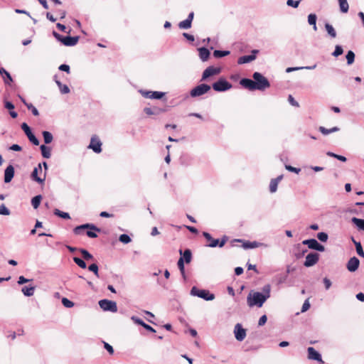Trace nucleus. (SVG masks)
I'll use <instances>...</instances> for the list:
<instances>
[{
	"mask_svg": "<svg viewBox=\"0 0 364 364\" xmlns=\"http://www.w3.org/2000/svg\"><path fill=\"white\" fill-rule=\"evenodd\" d=\"M271 286L266 284L262 288V291H251L247 297V303L250 307H262L267 299L270 297Z\"/></svg>",
	"mask_w": 364,
	"mask_h": 364,
	"instance_id": "obj_1",
	"label": "nucleus"
},
{
	"mask_svg": "<svg viewBox=\"0 0 364 364\" xmlns=\"http://www.w3.org/2000/svg\"><path fill=\"white\" fill-rule=\"evenodd\" d=\"M255 80L256 89L258 90H264L266 88L269 87L270 84L268 80L264 77L261 73L255 72L252 75Z\"/></svg>",
	"mask_w": 364,
	"mask_h": 364,
	"instance_id": "obj_2",
	"label": "nucleus"
},
{
	"mask_svg": "<svg viewBox=\"0 0 364 364\" xmlns=\"http://www.w3.org/2000/svg\"><path fill=\"white\" fill-rule=\"evenodd\" d=\"M191 294L194 296H198L203 299L205 301H212L215 299V295L210 293L208 290L199 289L196 287H193L191 290Z\"/></svg>",
	"mask_w": 364,
	"mask_h": 364,
	"instance_id": "obj_3",
	"label": "nucleus"
},
{
	"mask_svg": "<svg viewBox=\"0 0 364 364\" xmlns=\"http://www.w3.org/2000/svg\"><path fill=\"white\" fill-rule=\"evenodd\" d=\"M53 34L58 41H60L63 45L66 46H74L79 41L78 36L63 37L55 31H53Z\"/></svg>",
	"mask_w": 364,
	"mask_h": 364,
	"instance_id": "obj_4",
	"label": "nucleus"
},
{
	"mask_svg": "<svg viewBox=\"0 0 364 364\" xmlns=\"http://www.w3.org/2000/svg\"><path fill=\"white\" fill-rule=\"evenodd\" d=\"M232 84L223 77H220L212 85V87L216 92H225L232 88Z\"/></svg>",
	"mask_w": 364,
	"mask_h": 364,
	"instance_id": "obj_5",
	"label": "nucleus"
},
{
	"mask_svg": "<svg viewBox=\"0 0 364 364\" xmlns=\"http://www.w3.org/2000/svg\"><path fill=\"white\" fill-rule=\"evenodd\" d=\"M210 89L211 87L210 85L207 84H200L191 90L190 95L192 97H200L209 92Z\"/></svg>",
	"mask_w": 364,
	"mask_h": 364,
	"instance_id": "obj_6",
	"label": "nucleus"
},
{
	"mask_svg": "<svg viewBox=\"0 0 364 364\" xmlns=\"http://www.w3.org/2000/svg\"><path fill=\"white\" fill-rule=\"evenodd\" d=\"M203 235L207 240L210 242L208 245V247H215L217 246L222 247L225 245V242L228 240V237L226 236H224L223 237V239L221 240V241L220 242L219 240H218V239H213L212 237V236L210 235V234H209L207 232H203Z\"/></svg>",
	"mask_w": 364,
	"mask_h": 364,
	"instance_id": "obj_7",
	"label": "nucleus"
},
{
	"mask_svg": "<svg viewBox=\"0 0 364 364\" xmlns=\"http://www.w3.org/2000/svg\"><path fill=\"white\" fill-rule=\"evenodd\" d=\"M100 307L106 311L115 313L117 311V303L108 299H102L99 301Z\"/></svg>",
	"mask_w": 364,
	"mask_h": 364,
	"instance_id": "obj_8",
	"label": "nucleus"
},
{
	"mask_svg": "<svg viewBox=\"0 0 364 364\" xmlns=\"http://www.w3.org/2000/svg\"><path fill=\"white\" fill-rule=\"evenodd\" d=\"M234 336L235 337V339L237 341H242L246 336H247V331L245 328H244L241 323H237L235 324L233 330Z\"/></svg>",
	"mask_w": 364,
	"mask_h": 364,
	"instance_id": "obj_9",
	"label": "nucleus"
},
{
	"mask_svg": "<svg viewBox=\"0 0 364 364\" xmlns=\"http://www.w3.org/2000/svg\"><path fill=\"white\" fill-rule=\"evenodd\" d=\"M220 71L221 70L220 68L209 66L203 71L200 80H207L210 77L218 75L220 73Z\"/></svg>",
	"mask_w": 364,
	"mask_h": 364,
	"instance_id": "obj_10",
	"label": "nucleus"
},
{
	"mask_svg": "<svg viewBox=\"0 0 364 364\" xmlns=\"http://www.w3.org/2000/svg\"><path fill=\"white\" fill-rule=\"evenodd\" d=\"M21 129L25 132L26 135L28 138L29 141L36 146L39 145V140L35 136V135L32 133L31 128L28 125L23 122L21 124Z\"/></svg>",
	"mask_w": 364,
	"mask_h": 364,
	"instance_id": "obj_11",
	"label": "nucleus"
},
{
	"mask_svg": "<svg viewBox=\"0 0 364 364\" xmlns=\"http://www.w3.org/2000/svg\"><path fill=\"white\" fill-rule=\"evenodd\" d=\"M43 170L41 167V164H38L36 167L34 168L32 173H31V178L33 180L36 181V182L39 183H43L46 180V172L44 173L43 177L38 176L39 173H42Z\"/></svg>",
	"mask_w": 364,
	"mask_h": 364,
	"instance_id": "obj_12",
	"label": "nucleus"
},
{
	"mask_svg": "<svg viewBox=\"0 0 364 364\" xmlns=\"http://www.w3.org/2000/svg\"><path fill=\"white\" fill-rule=\"evenodd\" d=\"M319 259V255L316 252H311L306 256L304 265L306 267H312L316 264Z\"/></svg>",
	"mask_w": 364,
	"mask_h": 364,
	"instance_id": "obj_13",
	"label": "nucleus"
},
{
	"mask_svg": "<svg viewBox=\"0 0 364 364\" xmlns=\"http://www.w3.org/2000/svg\"><path fill=\"white\" fill-rule=\"evenodd\" d=\"M235 241H237L238 242H242V247L244 249H253V248H257V247H267V245H266L264 243L259 242L257 241H253V242L244 241L240 239L235 240Z\"/></svg>",
	"mask_w": 364,
	"mask_h": 364,
	"instance_id": "obj_14",
	"label": "nucleus"
},
{
	"mask_svg": "<svg viewBox=\"0 0 364 364\" xmlns=\"http://www.w3.org/2000/svg\"><path fill=\"white\" fill-rule=\"evenodd\" d=\"M141 95L146 98L149 99H156L159 100L162 98L165 93L162 92H158V91H144V90H140L139 91Z\"/></svg>",
	"mask_w": 364,
	"mask_h": 364,
	"instance_id": "obj_15",
	"label": "nucleus"
},
{
	"mask_svg": "<svg viewBox=\"0 0 364 364\" xmlns=\"http://www.w3.org/2000/svg\"><path fill=\"white\" fill-rule=\"evenodd\" d=\"M259 53L258 50H252V54L249 55H243L238 58V64H245L250 63L256 59V54Z\"/></svg>",
	"mask_w": 364,
	"mask_h": 364,
	"instance_id": "obj_16",
	"label": "nucleus"
},
{
	"mask_svg": "<svg viewBox=\"0 0 364 364\" xmlns=\"http://www.w3.org/2000/svg\"><path fill=\"white\" fill-rule=\"evenodd\" d=\"M102 143L100 140L95 137L92 136L90 140V144L88 146V148L93 150L94 152L99 154L102 151Z\"/></svg>",
	"mask_w": 364,
	"mask_h": 364,
	"instance_id": "obj_17",
	"label": "nucleus"
},
{
	"mask_svg": "<svg viewBox=\"0 0 364 364\" xmlns=\"http://www.w3.org/2000/svg\"><path fill=\"white\" fill-rule=\"evenodd\" d=\"M307 351L309 359L316 360L321 363H324L321 358V354L318 351H316L313 347H309Z\"/></svg>",
	"mask_w": 364,
	"mask_h": 364,
	"instance_id": "obj_18",
	"label": "nucleus"
},
{
	"mask_svg": "<svg viewBox=\"0 0 364 364\" xmlns=\"http://www.w3.org/2000/svg\"><path fill=\"white\" fill-rule=\"evenodd\" d=\"M85 229H90V230H95L97 232L100 231V228H97L95 225H94L92 224H89V223L77 226L76 228H75L73 231H74L75 234L80 235V234H81L82 230H83Z\"/></svg>",
	"mask_w": 364,
	"mask_h": 364,
	"instance_id": "obj_19",
	"label": "nucleus"
},
{
	"mask_svg": "<svg viewBox=\"0 0 364 364\" xmlns=\"http://www.w3.org/2000/svg\"><path fill=\"white\" fill-rule=\"evenodd\" d=\"M359 264L360 261L357 257H351L347 263V269L349 272H353L358 269Z\"/></svg>",
	"mask_w": 364,
	"mask_h": 364,
	"instance_id": "obj_20",
	"label": "nucleus"
},
{
	"mask_svg": "<svg viewBox=\"0 0 364 364\" xmlns=\"http://www.w3.org/2000/svg\"><path fill=\"white\" fill-rule=\"evenodd\" d=\"M240 84L245 88L248 89L249 90L252 91L257 90L255 80H252L248 78H242L240 80Z\"/></svg>",
	"mask_w": 364,
	"mask_h": 364,
	"instance_id": "obj_21",
	"label": "nucleus"
},
{
	"mask_svg": "<svg viewBox=\"0 0 364 364\" xmlns=\"http://www.w3.org/2000/svg\"><path fill=\"white\" fill-rule=\"evenodd\" d=\"M14 176V168L12 165H9L4 171V182L9 183Z\"/></svg>",
	"mask_w": 364,
	"mask_h": 364,
	"instance_id": "obj_22",
	"label": "nucleus"
},
{
	"mask_svg": "<svg viewBox=\"0 0 364 364\" xmlns=\"http://www.w3.org/2000/svg\"><path fill=\"white\" fill-rule=\"evenodd\" d=\"M200 59L203 61H207L210 57V51L206 48L202 47L198 48Z\"/></svg>",
	"mask_w": 364,
	"mask_h": 364,
	"instance_id": "obj_23",
	"label": "nucleus"
},
{
	"mask_svg": "<svg viewBox=\"0 0 364 364\" xmlns=\"http://www.w3.org/2000/svg\"><path fill=\"white\" fill-rule=\"evenodd\" d=\"M318 130L322 134L326 136V135L330 134L331 133L338 132L340 130V128L338 127H333L331 129H327L324 127L321 126L318 127Z\"/></svg>",
	"mask_w": 364,
	"mask_h": 364,
	"instance_id": "obj_24",
	"label": "nucleus"
},
{
	"mask_svg": "<svg viewBox=\"0 0 364 364\" xmlns=\"http://www.w3.org/2000/svg\"><path fill=\"white\" fill-rule=\"evenodd\" d=\"M41 154L43 158L45 159H49L51 156V149L49 146H47L46 145H41L40 146Z\"/></svg>",
	"mask_w": 364,
	"mask_h": 364,
	"instance_id": "obj_25",
	"label": "nucleus"
},
{
	"mask_svg": "<svg viewBox=\"0 0 364 364\" xmlns=\"http://www.w3.org/2000/svg\"><path fill=\"white\" fill-rule=\"evenodd\" d=\"M179 253L181 255H183V261L186 262L187 264L190 263L192 259V253L191 251L189 249H186L183 253L182 252V250H179Z\"/></svg>",
	"mask_w": 364,
	"mask_h": 364,
	"instance_id": "obj_26",
	"label": "nucleus"
},
{
	"mask_svg": "<svg viewBox=\"0 0 364 364\" xmlns=\"http://www.w3.org/2000/svg\"><path fill=\"white\" fill-rule=\"evenodd\" d=\"M55 81L62 94H68L70 92V90L68 85H63L61 82L56 79Z\"/></svg>",
	"mask_w": 364,
	"mask_h": 364,
	"instance_id": "obj_27",
	"label": "nucleus"
},
{
	"mask_svg": "<svg viewBox=\"0 0 364 364\" xmlns=\"http://www.w3.org/2000/svg\"><path fill=\"white\" fill-rule=\"evenodd\" d=\"M303 244L308 245L309 248L311 250H316L318 242L316 239H309L303 241Z\"/></svg>",
	"mask_w": 364,
	"mask_h": 364,
	"instance_id": "obj_28",
	"label": "nucleus"
},
{
	"mask_svg": "<svg viewBox=\"0 0 364 364\" xmlns=\"http://www.w3.org/2000/svg\"><path fill=\"white\" fill-rule=\"evenodd\" d=\"M351 221L353 224H355L356 225V227L358 228V230H364V220L363 219H360V218H357L354 217L351 219Z\"/></svg>",
	"mask_w": 364,
	"mask_h": 364,
	"instance_id": "obj_29",
	"label": "nucleus"
},
{
	"mask_svg": "<svg viewBox=\"0 0 364 364\" xmlns=\"http://www.w3.org/2000/svg\"><path fill=\"white\" fill-rule=\"evenodd\" d=\"M35 287L25 286L22 288L21 291L26 296H31L33 295Z\"/></svg>",
	"mask_w": 364,
	"mask_h": 364,
	"instance_id": "obj_30",
	"label": "nucleus"
},
{
	"mask_svg": "<svg viewBox=\"0 0 364 364\" xmlns=\"http://www.w3.org/2000/svg\"><path fill=\"white\" fill-rule=\"evenodd\" d=\"M316 19H317V16L314 14H310L308 16V23H309V25L313 26V28L314 31L317 30Z\"/></svg>",
	"mask_w": 364,
	"mask_h": 364,
	"instance_id": "obj_31",
	"label": "nucleus"
},
{
	"mask_svg": "<svg viewBox=\"0 0 364 364\" xmlns=\"http://www.w3.org/2000/svg\"><path fill=\"white\" fill-rule=\"evenodd\" d=\"M325 28L328 33V34L333 38L336 37V31L334 28L328 23L325 24Z\"/></svg>",
	"mask_w": 364,
	"mask_h": 364,
	"instance_id": "obj_32",
	"label": "nucleus"
},
{
	"mask_svg": "<svg viewBox=\"0 0 364 364\" xmlns=\"http://www.w3.org/2000/svg\"><path fill=\"white\" fill-rule=\"evenodd\" d=\"M45 144H50L53 139L52 134L48 131H43L42 132Z\"/></svg>",
	"mask_w": 364,
	"mask_h": 364,
	"instance_id": "obj_33",
	"label": "nucleus"
},
{
	"mask_svg": "<svg viewBox=\"0 0 364 364\" xmlns=\"http://www.w3.org/2000/svg\"><path fill=\"white\" fill-rule=\"evenodd\" d=\"M339 2L340 10L343 13H346L348 11L349 6L347 0H338Z\"/></svg>",
	"mask_w": 364,
	"mask_h": 364,
	"instance_id": "obj_34",
	"label": "nucleus"
},
{
	"mask_svg": "<svg viewBox=\"0 0 364 364\" xmlns=\"http://www.w3.org/2000/svg\"><path fill=\"white\" fill-rule=\"evenodd\" d=\"M42 196L41 195L36 196L31 200V204L33 208L36 209L39 207Z\"/></svg>",
	"mask_w": 364,
	"mask_h": 364,
	"instance_id": "obj_35",
	"label": "nucleus"
},
{
	"mask_svg": "<svg viewBox=\"0 0 364 364\" xmlns=\"http://www.w3.org/2000/svg\"><path fill=\"white\" fill-rule=\"evenodd\" d=\"M353 241L355 245V249H356V252H357L358 255L361 257H364V251L363 250L360 242H356L353 238Z\"/></svg>",
	"mask_w": 364,
	"mask_h": 364,
	"instance_id": "obj_36",
	"label": "nucleus"
},
{
	"mask_svg": "<svg viewBox=\"0 0 364 364\" xmlns=\"http://www.w3.org/2000/svg\"><path fill=\"white\" fill-rule=\"evenodd\" d=\"M230 54V51L228 50H215L213 52V56L216 58L225 57L226 55H228Z\"/></svg>",
	"mask_w": 364,
	"mask_h": 364,
	"instance_id": "obj_37",
	"label": "nucleus"
},
{
	"mask_svg": "<svg viewBox=\"0 0 364 364\" xmlns=\"http://www.w3.org/2000/svg\"><path fill=\"white\" fill-rule=\"evenodd\" d=\"M177 265L178 267V269H180V272H181L183 277L185 279L186 275H185L184 261H183V257L179 258Z\"/></svg>",
	"mask_w": 364,
	"mask_h": 364,
	"instance_id": "obj_38",
	"label": "nucleus"
},
{
	"mask_svg": "<svg viewBox=\"0 0 364 364\" xmlns=\"http://www.w3.org/2000/svg\"><path fill=\"white\" fill-rule=\"evenodd\" d=\"M191 23L189 20L186 19L178 23V27L181 29H188L191 27Z\"/></svg>",
	"mask_w": 364,
	"mask_h": 364,
	"instance_id": "obj_39",
	"label": "nucleus"
},
{
	"mask_svg": "<svg viewBox=\"0 0 364 364\" xmlns=\"http://www.w3.org/2000/svg\"><path fill=\"white\" fill-rule=\"evenodd\" d=\"M346 58L348 65H351L353 63L355 60V53L352 50H349L347 53Z\"/></svg>",
	"mask_w": 364,
	"mask_h": 364,
	"instance_id": "obj_40",
	"label": "nucleus"
},
{
	"mask_svg": "<svg viewBox=\"0 0 364 364\" xmlns=\"http://www.w3.org/2000/svg\"><path fill=\"white\" fill-rule=\"evenodd\" d=\"M54 214L55 215H58V216H59V217H60L62 218H64V219H70V215L68 213H65V212L60 211L58 209H55L54 210Z\"/></svg>",
	"mask_w": 364,
	"mask_h": 364,
	"instance_id": "obj_41",
	"label": "nucleus"
},
{
	"mask_svg": "<svg viewBox=\"0 0 364 364\" xmlns=\"http://www.w3.org/2000/svg\"><path fill=\"white\" fill-rule=\"evenodd\" d=\"M160 109L158 108L152 109L150 107H145L144 112L148 115L156 114L159 112Z\"/></svg>",
	"mask_w": 364,
	"mask_h": 364,
	"instance_id": "obj_42",
	"label": "nucleus"
},
{
	"mask_svg": "<svg viewBox=\"0 0 364 364\" xmlns=\"http://www.w3.org/2000/svg\"><path fill=\"white\" fill-rule=\"evenodd\" d=\"M119 240L124 244H128L131 242V238L128 235L122 234L119 236Z\"/></svg>",
	"mask_w": 364,
	"mask_h": 364,
	"instance_id": "obj_43",
	"label": "nucleus"
},
{
	"mask_svg": "<svg viewBox=\"0 0 364 364\" xmlns=\"http://www.w3.org/2000/svg\"><path fill=\"white\" fill-rule=\"evenodd\" d=\"M11 212L9 209L4 205L1 204L0 205V215H9Z\"/></svg>",
	"mask_w": 364,
	"mask_h": 364,
	"instance_id": "obj_44",
	"label": "nucleus"
},
{
	"mask_svg": "<svg viewBox=\"0 0 364 364\" xmlns=\"http://www.w3.org/2000/svg\"><path fill=\"white\" fill-rule=\"evenodd\" d=\"M73 261L81 268L85 269L87 267L86 263L79 257H74Z\"/></svg>",
	"mask_w": 364,
	"mask_h": 364,
	"instance_id": "obj_45",
	"label": "nucleus"
},
{
	"mask_svg": "<svg viewBox=\"0 0 364 364\" xmlns=\"http://www.w3.org/2000/svg\"><path fill=\"white\" fill-rule=\"evenodd\" d=\"M80 252L85 259L89 260L93 259V256L87 250L81 249Z\"/></svg>",
	"mask_w": 364,
	"mask_h": 364,
	"instance_id": "obj_46",
	"label": "nucleus"
},
{
	"mask_svg": "<svg viewBox=\"0 0 364 364\" xmlns=\"http://www.w3.org/2000/svg\"><path fill=\"white\" fill-rule=\"evenodd\" d=\"M278 183L277 181H274L273 179L270 181L269 183V191L273 193H275L277 190Z\"/></svg>",
	"mask_w": 364,
	"mask_h": 364,
	"instance_id": "obj_47",
	"label": "nucleus"
},
{
	"mask_svg": "<svg viewBox=\"0 0 364 364\" xmlns=\"http://www.w3.org/2000/svg\"><path fill=\"white\" fill-rule=\"evenodd\" d=\"M62 304L66 308H71L74 306V303L67 298H63Z\"/></svg>",
	"mask_w": 364,
	"mask_h": 364,
	"instance_id": "obj_48",
	"label": "nucleus"
},
{
	"mask_svg": "<svg viewBox=\"0 0 364 364\" xmlns=\"http://www.w3.org/2000/svg\"><path fill=\"white\" fill-rule=\"evenodd\" d=\"M343 52V50L341 46H336L335 50L332 53V55L335 57H338L341 55Z\"/></svg>",
	"mask_w": 364,
	"mask_h": 364,
	"instance_id": "obj_49",
	"label": "nucleus"
},
{
	"mask_svg": "<svg viewBox=\"0 0 364 364\" xmlns=\"http://www.w3.org/2000/svg\"><path fill=\"white\" fill-rule=\"evenodd\" d=\"M26 107L29 110L31 111L32 114L34 116H38L39 115V112H38V109L31 103H29L28 105H26Z\"/></svg>",
	"mask_w": 364,
	"mask_h": 364,
	"instance_id": "obj_50",
	"label": "nucleus"
},
{
	"mask_svg": "<svg viewBox=\"0 0 364 364\" xmlns=\"http://www.w3.org/2000/svg\"><path fill=\"white\" fill-rule=\"evenodd\" d=\"M88 269L92 272L97 277H99L98 274V266L93 263L88 267Z\"/></svg>",
	"mask_w": 364,
	"mask_h": 364,
	"instance_id": "obj_51",
	"label": "nucleus"
},
{
	"mask_svg": "<svg viewBox=\"0 0 364 364\" xmlns=\"http://www.w3.org/2000/svg\"><path fill=\"white\" fill-rule=\"evenodd\" d=\"M317 237L321 242H326L328 237L326 232H321L318 233Z\"/></svg>",
	"mask_w": 364,
	"mask_h": 364,
	"instance_id": "obj_52",
	"label": "nucleus"
},
{
	"mask_svg": "<svg viewBox=\"0 0 364 364\" xmlns=\"http://www.w3.org/2000/svg\"><path fill=\"white\" fill-rule=\"evenodd\" d=\"M300 1H294V0H287V4L289 6H291L293 8H297L299 6Z\"/></svg>",
	"mask_w": 364,
	"mask_h": 364,
	"instance_id": "obj_53",
	"label": "nucleus"
},
{
	"mask_svg": "<svg viewBox=\"0 0 364 364\" xmlns=\"http://www.w3.org/2000/svg\"><path fill=\"white\" fill-rule=\"evenodd\" d=\"M285 168L287 170H288L289 171L294 172V173H299L300 172V171H301L300 168L293 167V166H291L290 165H285Z\"/></svg>",
	"mask_w": 364,
	"mask_h": 364,
	"instance_id": "obj_54",
	"label": "nucleus"
},
{
	"mask_svg": "<svg viewBox=\"0 0 364 364\" xmlns=\"http://www.w3.org/2000/svg\"><path fill=\"white\" fill-rule=\"evenodd\" d=\"M3 78L5 84L10 85L12 82L11 76L8 72L3 76Z\"/></svg>",
	"mask_w": 364,
	"mask_h": 364,
	"instance_id": "obj_55",
	"label": "nucleus"
},
{
	"mask_svg": "<svg viewBox=\"0 0 364 364\" xmlns=\"http://www.w3.org/2000/svg\"><path fill=\"white\" fill-rule=\"evenodd\" d=\"M132 321H133L135 323L139 324L141 326H144L145 323L141 318H138L137 316H132L131 317Z\"/></svg>",
	"mask_w": 364,
	"mask_h": 364,
	"instance_id": "obj_56",
	"label": "nucleus"
},
{
	"mask_svg": "<svg viewBox=\"0 0 364 364\" xmlns=\"http://www.w3.org/2000/svg\"><path fill=\"white\" fill-rule=\"evenodd\" d=\"M288 101L294 107H298L299 106V103L294 100V98L291 95H289L288 97Z\"/></svg>",
	"mask_w": 364,
	"mask_h": 364,
	"instance_id": "obj_57",
	"label": "nucleus"
},
{
	"mask_svg": "<svg viewBox=\"0 0 364 364\" xmlns=\"http://www.w3.org/2000/svg\"><path fill=\"white\" fill-rule=\"evenodd\" d=\"M310 308V304L309 302V300L306 299L304 303L302 305V307H301V312H305L306 311L309 309Z\"/></svg>",
	"mask_w": 364,
	"mask_h": 364,
	"instance_id": "obj_58",
	"label": "nucleus"
},
{
	"mask_svg": "<svg viewBox=\"0 0 364 364\" xmlns=\"http://www.w3.org/2000/svg\"><path fill=\"white\" fill-rule=\"evenodd\" d=\"M267 317L266 315L262 316L259 319L258 325L260 326L264 325L265 323L267 322Z\"/></svg>",
	"mask_w": 364,
	"mask_h": 364,
	"instance_id": "obj_59",
	"label": "nucleus"
},
{
	"mask_svg": "<svg viewBox=\"0 0 364 364\" xmlns=\"http://www.w3.org/2000/svg\"><path fill=\"white\" fill-rule=\"evenodd\" d=\"M58 68L60 70L65 71L68 73H70V66L66 64L60 65Z\"/></svg>",
	"mask_w": 364,
	"mask_h": 364,
	"instance_id": "obj_60",
	"label": "nucleus"
},
{
	"mask_svg": "<svg viewBox=\"0 0 364 364\" xmlns=\"http://www.w3.org/2000/svg\"><path fill=\"white\" fill-rule=\"evenodd\" d=\"M4 107L6 109L11 110L14 109V105L12 102L9 101H5L4 102Z\"/></svg>",
	"mask_w": 364,
	"mask_h": 364,
	"instance_id": "obj_61",
	"label": "nucleus"
},
{
	"mask_svg": "<svg viewBox=\"0 0 364 364\" xmlns=\"http://www.w3.org/2000/svg\"><path fill=\"white\" fill-rule=\"evenodd\" d=\"M323 284L325 285L326 289H328L332 284L331 280L326 277L323 279Z\"/></svg>",
	"mask_w": 364,
	"mask_h": 364,
	"instance_id": "obj_62",
	"label": "nucleus"
},
{
	"mask_svg": "<svg viewBox=\"0 0 364 364\" xmlns=\"http://www.w3.org/2000/svg\"><path fill=\"white\" fill-rule=\"evenodd\" d=\"M56 26L57 28L60 30L61 31H64L65 33H70V30H69L68 31H66V27L63 25V24H61L60 23H58L56 24Z\"/></svg>",
	"mask_w": 364,
	"mask_h": 364,
	"instance_id": "obj_63",
	"label": "nucleus"
},
{
	"mask_svg": "<svg viewBox=\"0 0 364 364\" xmlns=\"http://www.w3.org/2000/svg\"><path fill=\"white\" fill-rule=\"evenodd\" d=\"M105 348L110 353V354H113L114 353V349L112 348V346H110L109 343H105Z\"/></svg>",
	"mask_w": 364,
	"mask_h": 364,
	"instance_id": "obj_64",
	"label": "nucleus"
}]
</instances>
